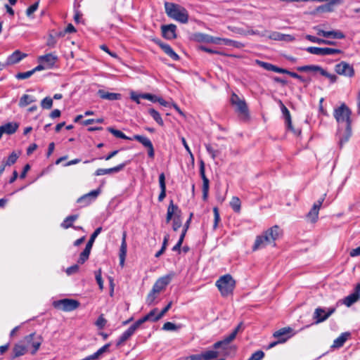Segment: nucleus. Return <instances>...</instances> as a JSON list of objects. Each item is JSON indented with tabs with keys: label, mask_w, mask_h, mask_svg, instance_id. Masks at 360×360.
Segmentation results:
<instances>
[{
	"label": "nucleus",
	"mask_w": 360,
	"mask_h": 360,
	"mask_svg": "<svg viewBox=\"0 0 360 360\" xmlns=\"http://www.w3.org/2000/svg\"><path fill=\"white\" fill-rule=\"evenodd\" d=\"M284 71L285 72H283V74H287V75L291 76L293 78H296V79H299L301 82H304L305 81L304 79L302 76L299 75L298 74H297V73H295L294 72H290V71H289V70H288L286 69H284Z\"/></svg>",
	"instance_id": "338daca9"
},
{
	"label": "nucleus",
	"mask_w": 360,
	"mask_h": 360,
	"mask_svg": "<svg viewBox=\"0 0 360 360\" xmlns=\"http://www.w3.org/2000/svg\"><path fill=\"white\" fill-rule=\"evenodd\" d=\"M79 271V266L77 264H74L66 269V274L68 275H71L77 273Z\"/></svg>",
	"instance_id": "774afa93"
},
{
	"label": "nucleus",
	"mask_w": 360,
	"mask_h": 360,
	"mask_svg": "<svg viewBox=\"0 0 360 360\" xmlns=\"http://www.w3.org/2000/svg\"><path fill=\"white\" fill-rule=\"evenodd\" d=\"M156 311H157V309H153L147 315H146L145 316L139 319L136 322L140 326L141 324H143V323H145L146 321H154V322L158 321L159 319H155V316H157V315H155Z\"/></svg>",
	"instance_id": "c9c22d12"
},
{
	"label": "nucleus",
	"mask_w": 360,
	"mask_h": 360,
	"mask_svg": "<svg viewBox=\"0 0 360 360\" xmlns=\"http://www.w3.org/2000/svg\"><path fill=\"white\" fill-rule=\"evenodd\" d=\"M34 74V71L32 70L25 72H19L15 75L18 79H25L30 77Z\"/></svg>",
	"instance_id": "5fc2aeb1"
},
{
	"label": "nucleus",
	"mask_w": 360,
	"mask_h": 360,
	"mask_svg": "<svg viewBox=\"0 0 360 360\" xmlns=\"http://www.w3.org/2000/svg\"><path fill=\"white\" fill-rule=\"evenodd\" d=\"M335 72L340 75L346 77H353L354 75V70L352 65L349 63L342 61L335 66Z\"/></svg>",
	"instance_id": "f8f14e48"
},
{
	"label": "nucleus",
	"mask_w": 360,
	"mask_h": 360,
	"mask_svg": "<svg viewBox=\"0 0 360 360\" xmlns=\"http://www.w3.org/2000/svg\"><path fill=\"white\" fill-rule=\"evenodd\" d=\"M132 140H136L141 143L148 150V155L150 158L153 159L155 157V150L151 141L146 136L141 135H134Z\"/></svg>",
	"instance_id": "9b49d317"
},
{
	"label": "nucleus",
	"mask_w": 360,
	"mask_h": 360,
	"mask_svg": "<svg viewBox=\"0 0 360 360\" xmlns=\"http://www.w3.org/2000/svg\"><path fill=\"white\" fill-rule=\"evenodd\" d=\"M235 285L236 282L230 274L224 275L216 281V286L223 297L231 295Z\"/></svg>",
	"instance_id": "20e7f679"
},
{
	"label": "nucleus",
	"mask_w": 360,
	"mask_h": 360,
	"mask_svg": "<svg viewBox=\"0 0 360 360\" xmlns=\"http://www.w3.org/2000/svg\"><path fill=\"white\" fill-rule=\"evenodd\" d=\"M172 302H170L167 306H165L162 310L155 316V319H160L171 308Z\"/></svg>",
	"instance_id": "680f3d73"
},
{
	"label": "nucleus",
	"mask_w": 360,
	"mask_h": 360,
	"mask_svg": "<svg viewBox=\"0 0 360 360\" xmlns=\"http://www.w3.org/2000/svg\"><path fill=\"white\" fill-rule=\"evenodd\" d=\"M328 3L318 6L316 8L317 12H331L334 9V6L336 4H340L341 3V0H329L327 1Z\"/></svg>",
	"instance_id": "a878e982"
},
{
	"label": "nucleus",
	"mask_w": 360,
	"mask_h": 360,
	"mask_svg": "<svg viewBox=\"0 0 360 360\" xmlns=\"http://www.w3.org/2000/svg\"><path fill=\"white\" fill-rule=\"evenodd\" d=\"M165 11L168 16L182 23H186L188 20V14L184 7L166 2L165 4Z\"/></svg>",
	"instance_id": "7ed1b4c3"
},
{
	"label": "nucleus",
	"mask_w": 360,
	"mask_h": 360,
	"mask_svg": "<svg viewBox=\"0 0 360 360\" xmlns=\"http://www.w3.org/2000/svg\"><path fill=\"white\" fill-rule=\"evenodd\" d=\"M25 53H21L20 51H14L11 56H9L6 60L7 65H13L20 62L22 59L26 57Z\"/></svg>",
	"instance_id": "cd10ccee"
},
{
	"label": "nucleus",
	"mask_w": 360,
	"mask_h": 360,
	"mask_svg": "<svg viewBox=\"0 0 360 360\" xmlns=\"http://www.w3.org/2000/svg\"><path fill=\"white\" fill-rule=\"evenodd\" d=\"M178 328L179 327H177L174 323L172 322H166L162 326V329L165 330H175Z\"/></svg>",
	"instance_id": "e2e57ef3"
},
{
	"label": "nucleus",
	"mask_w": 360,
	"mask_h": 360,
	"mask_svg": "<svg viewBox=\"0 0 360 360\" xmlns=\"http://www.w3.org/2000/svg\"><path fill=\"white\" fill-rule=\"evenodd\" d=\"M205 146L212 160H215L221 154V149H214L211 144L206 143Z\"/></svg>",
	"instance_id": "37998d69"
},
{
	"label": "nucleus",
	"mask_w": 360,
	"mask_h": 360,
	"mask_svg": "<svg viewBox=\"0 0 360 360\" xmlns=\"http://www.w3.org/2000/svg\"><path fill=\"white\" fill-rule=\"evenodd\" d=\"M39 6V2H36L30 7L27 8L26 11V14L27 16H30L33 13H34Z\"/></svg>",
	"instance_id": "69168bd1"
},
{
	"label": "nucleus",
	"mask_w": 360,
	"mask_h": 360,
	"mask_svg": "<svg viewBox=\"0 0 360 360\" xmlns=\"http://www.w3.org/2000/svg\"><path fill=\"white\" fill-rule=\"evenodd\" d=\"M58 60L57 56L53 53H48L44 56H40L38 58V61L40 63H43L47 68H51L53 67Z\"/></svg>",
	"instance_id": "a211bd4d"
},
{
	"label": "nucleus",
	"mask_w": 360,
	"mask_h": 360,
	"mask_svg": "<svg viewBox=\"0 0 360 360\" xmlns=\"http://www.w3.org/2000/svg\"><path fill=\"white\" fill-rule=\"evenodd\" d=\"M297 70L300 72H320L321 67L315 65H304L297 68Z\"/></svg>",
	"instance_id": "ea45409f"
},
{
	"label": "nucleus",
	"mask_w": 360,
	"mask_h": 360,
	"mask_svg": "<svg viewBox=\"0 0 360 360\" xmlns=\"http://www.w3.org/2000/svg\"><path fill=\"white\" fill-rule=\"evenodd\" d=\"M176 26L173 24L162 26V36L167 39H174L176 37Z\"/></svg>",
	"instance_id": "4be33fe9"
},
{
	"label": "nucleus",
	"mask_w": 360,
	"mask_h": 360,
	"mask_svg": "<svg viewBox=\"0 0 360 360\" xmlns=\"http://www.w3.org/2000/svg\"><path fill=\"white\" fill-rule=\"evenodd\" d=\"M106 323V319L103 317V315L101 314L96 320L95 324L99 329H103L105 327Z\"/></svg>",
	"instance_id": "4d7b16f0"
},
{
	"label": "nucleus",
	"mask_w": 360,
	"mask_h": 360,
	"mask_svg": "<svg viewBox=\"0 0 360 360\" xmlns=\"http://www.w3.org/2000/svg\"><path fill=\"white\" fill-rule=\"evenodd\" d=\"M125 166H126V163H122V164H120L114 167L109 168V169H98L96 171L95 174L96 176H102V175L110 174H112V173H117V172H119L121 170H122Z\"/></svg>",
	"instance_id": "b1692460"
},
{
	"label": "nucleus",
	"mask_w": 360,
	"mask_h": 360,
	"mask_svg": "<svg viewBox=\"0 0 360 360\" xmlns=\"http://www.w3.org/2000/svg\"><path fill=\"white\" fill-rule=\"evenodd\" d=\"M95 276H96V282L99 286V288H100V290H102L103 289V279L101 277V269H98V271H96L95 272Z\"/></svg>",
	"instance_id": "6e6d98bb"
},
{
	"label": "nucleus",
	"mask_w": 360,
	"mask_h": 360,
	"mask_svg": "<svg viewBox=\"0 0 360 360\" xmlns=\"http://www.w3.org/2000/svg\"><path fill=\"white\" fill-rule=\"evenodd\" d=\"M108 131H110L112 134H113L117 138H120V139H127V140H132V138H129V137L127 136L121 131L115 129L112 127H108Z\"/></svg>",
	"instance_id": "de8ad7c7"
},
{
	"label": "nucleus",
	"mask_w": 360,
	"mask_h": 360,
	"mask_svg": "<svg viewBox=\"0 0 360 360\" xmlns=\"http://www.w3.org/2000/svg\"><path fill=\"white\" fill-rule=\"evenodd\" d=\"M22 342L27 347V349L31 348L30 353L34 355L38 351L42 343V338L41 335L33 333L25 336Z\"/></svg>",
	"instance_id": "39448f33"
},
{
	"label": "nucleus",
	"mask_w": 360,
	"mask_h": 360,
	"mask_svg": "<svg viewBox=\"0 0 360 360\" xmlns=\"http://www.w3.org/2000/svg\"><path fill=\"white\" fill-rule=\"evenodd\" d=\"M200 174L202 179V198L205 200L208 195L210 181L205 175V163L202 160L200 162Z\"/></svg>",
	"instance_id": "4468645a"
},
{
	"label": "nucleus",
	"mask_w": 360,
	"mask_h": 360,
	"mask_svg": "<svg viewBox=\"0 0 360 360\" xmlns=\"http://www.w3.org/2000/svg\"><path fill=\"white\" fill-rule=\"evenodd\" d=\"M173 275L169 274L165 276L159 278L153 286L152 290L148 294L146 297V304L151 305L154 303L158 294H160L163 290L165 289L167 285L172 281Z\"/></svg>",
	"instance_id": "f03ea898"
},
{
	"label": "nucleus",
	"mask_w": 360,
	"mask_h": 360,
	"mask_svg": "<svg viewBox=\"0 0 360 360\" xmlns=\"http://www.w3.org/2000/svg\"><path fill=\"white\" fill-rule=\"evenodd\" d=\"M256 63L260 67H262L264 69L269 70V71H273V72L281 73V74H283V72H285L283 68H278L271 63H269L261 61V60H256Z\"/></svg>",
	"instance_id": "c756f323"
},
{
	"label": "nucleus",
	"mask_w": 360,
	"mask_h": 360,
	"mask_svg": "<svg viewBox=\"0 0 360 360\" xmlns=\"http://www.w3.org/2000/svg\"><path fill=\"white\" fill-rule=\"evenodd\" d=\"M264 356V353L262 351L259 350L253 353L248 360H262Z\"/></svg>",
	"instance_id": "bf43d9fd"
},
{
	"label": "nucleus",
	"mask_w": 360,
	"mask_h": 360,
	"mask_svg": "<svg viewBox=\"0 0 360 360\" xmlns=\"http://www.w3.org/2000/svg\"><path fill=\"white\" fill-rule=\"evenodd\" d=\"M178 211V207L175 205L173 204V202L171 201L169 206H168V208H167V217H166V221L167 222H169L170 220L172 219V217L174 214H177L176 213V212Z\"/></svg>",
	"instance_id": "79ce46f5"
},
{
	"label": "nucleus",
	"mask_w": 360,
	"mask_h": 360,
	"mask_svg": "<svg viewBox=\"0 0 360 360\" xmlns=\"http://www.w3.org/2000/svg\"><path fill=\"white\" fill-rule=\"evenodd\" d=\"M305 37H306V39L307 40L310 41L311 42L316 43V44H328V45L335 44L334 41H328V40H326V39H320V38H318L316 37H314V36H312V35H310V34L306 35Z\"/></svg>",
	"instance_id": "4c0bfd02"
},
{
	"label": "nucleus",
	"mask_w": 360,
	"mask_h": 360,
	"mask_svg": "<svg viewBox=\"0 0 360 360\" xmlns=\"http://www.w3.org/2000/svg\"><path fill=\"white\" fill-rule=\"evenodd\" d=\"M141 98L149 100L153 103H156L158 99V96L148 93L141 94Z\"/></svg>",
	"instance_id": "052dcab7"
},
{
	"label": "nucleus",
	"mask_w": 360,
	"mask_h": 360,
	"mask_svg": "<svg viewBox=\"0 0 360 360\" xmlns=\"http://www.w3.org/2000/svg\"><path fill=\"white\" fill-rule=\"evenodd\" d=\"M148 112L159 125H164L163 120L162 119L160 114L157 110L153 108H150L148 110Z\"/></svg>",
	"instance_id": "49530a36"
},
{
	"label": "nucleus",
	"mask_w": 360,
	"mask_h": 360,
	"mask_svg": "<svg viewBox=\"0 0 360 360\" xmlns=\"http://www.w3.org/2000/svg\"><path fill=\"white\" fill-rule=\"evenodd\" d=\"M159 46L164 51V52L174 60H178L179 59L178 54L174 51L172 48L169 44L160 43Z\"/></svg>",
	"instance_id": "473e14b6"
},
{
	"label": "nucleus",
	"mask_w": 360,
	"mask_h": 360,
	"mask_svg": "<svg viewBox=\"0 0 360 360\" xmlns=\"http://www.w3.org/2000/svg\"><path fill=\"white\" fill-rule=\"evenodd\" d=\"M233 340L229 339V336L225 337L222 340L215 342L213 348L219 352V356H226L230 354L232 347L230 343Z\"/></svg>",
	"instance_id": "423d86ee"
},
{
	"label": "nucleus",
	"mask_w": 360,
	"mask_h": 360,
	"mask_svg": "<svg viewBox=\"0 0 360 360\" xmlns=\"http://www.w3.org/2000/svg\"><path fill=\"white\" fill-rule=\"evenodd\" d=\"M214 221V229H215L217 227L218 223L220 220L219 212L217 207L213 208Z\"/></svg>",
	"instance_id": "0e129e2a"
},
{
	"label": "nucleus",
	"mask_w": 360,
	"mask_h": 360,
	"mask_svg": "<svg viewBox=\"0 0 360 360\" xmlns=\"http://www.w3.org/2000/svg\"><path fill=\"white\" fill-rule=\"evenodd\" d=\"M335 311V308H330L326 312L323 308H317L315 309L314 318L316 319V323H319L326 321L332 314Z\"/></svg>",
	"instance_id": "dca6fc26"
},
{
	"label": "nucleus",
	"mask_w": 360,
	"mask_h": 360,
	"mask_svg": "<svg viewBox=\"0 0 360 360\" xmlns=\"http://www.w3.org/2000/svg\"><path fill=\"white\" fill-rule=\"evenodd\" d=\"M351 110L345 104H342L334 111V117L339 124L338 136L340 146L346 143L351 136Z\"/></svg>",
	"instance_id": "f257e3e1"
},
{
	"label": "nucleus",
	"mask_w": 360,
	"mask_h": 360,
	"mask_svg": "<svg viewBox=\"0 0 360 360\" xmlns=\"http://www.w3.org/2000/svg\"><path fill=\"white\" fill-rule=\"evenodd\" d=\"M181 226V219L179 215L176 214L173 219V229L177 231Z\"/></svg>",
	"instance_id": "13d9d810"
},
{
	"label": "nucleus",
	"mask_w": 360,
	"mask_h": 360,
	"mask_svg": "<svg viewBox=\"0 0 360 360\" xmlns=\"http://www.w3.org/2000/svg\"><path fill=\"white\" fill-rule=\"evenodd\" d=\"M282 112L283 114L285 124L287 126V128L290 130H291L295 134H300L301 133V131L300 129L295 130L292 126V120H291V116L290 114V111L288 110V108L285 105H282L281 108Z\"/></svg>",
	"instance_id": "5701e85b"
},
{
	"label": "nucleus",
	"mask_w": 360,
	"mask_h": 360,
	"mask_svg": "<svg viewBox=\"0 0 360 360\" xmlns=\"http://www.w3.org/2000/svg\"><path fill=\"white\" fill-rule=\"evenodd\" d=\"M231 103L236 107V110L238 113L244 116L248 115V109L245 100L240 98L239 96L234 93L231 95Z\"/></svg>",
	"instance_id": "6e6552de"
},
{
	"label": "nucleus",
	"mask_w": 360,
	"mask_h": 360,
	"mask_svg": "<svg viewBox=\"0 0 360 360\" xmlns=\"http://www.w3.org/2000/svg\"><path fill=\"white\" fill-rule=\"evenodd\" d=\"M360 300V288L356 285L354 292L352 294L349 295L348 296L345 297L342 300V304H344L345 306L349 307L353 304L356 302Z\"/></svg>",
	"instance_id": "aec40b11"
},
{
	"label": "nucleus",
	"mask_w": 360,
	"mask_h": 360,
	"mask_svg": "<svg viewBox=\"0 0 360 360\" xmlns=\"http://www.w3.org/2000/svg\"><path fill=\"white\" fill-rule=\"evenodd\" d=\"M349 336H350V333L348 332L342 333L338 338H337L333 341L332 347L340 348V347H342Z\"/></svg>",
	"instance_id": "f704fd0d"
},
{
	"label": "nucleus",
	"mask_w": 360,
	"mask_h": 360,
	"mask_svg": "<svg viewBox=\"0 0 360 360\" xmlns=\"http://www.w3.org/2000/svg\"><path fill=\"white\" fill-rule=\"evenodd\" d=\"M317 34L326 38L332 37L333 39H342L345 37V34L340 30L325 31L321 29H317Z\"/></svg>",
	"instance_id": "412c9836"
},
{
	"label": "nucleus",
	"mask_w": 360,
	"mask_h": 360,
	"mask_svg": "<svg viewBox=\"0 0 360 360\" xmlns=\"http://www.w3.org/2000/svg\"><path fill=\"white\" fill-rule=\"evenodd\" d=\"M98 94L102 99H105L108 101H115L121 98V94L116 93H110L103 89H99L98 91Z\"/></svg>",
	"instance_id": "c85d7f7f"
},
{
	"label": "nucleus",
	"mask_w": 360,
	"mask_h": 360,
	"mask_svg": "<svg viewBox=\"0 0 360 360\" xmlns=\"http://www.w3.org/2000/svg\"><path fill=\"white\" fill-rule=\"evenodd\" d=\"M101 191L100 188L93 190L89 193L83 195L80 198L77 199L78 203H82L84 206L89 205L91 202L95 200L98 195L101 193Z\"/></svg>",
	"instance_id": "2eb2a0df"
},
{
	"label": "nucleus",
	"mask_w": 360,
	"mask_h": 360,
	"mask_svg": "<svg viewBox=\"0 0 360 360\" xmlns=\"http://www.w3.org/2000/svg\"><path fill=\"white\" fill-rule=\"evenodd\" d=\"M101 230H102V228L98 227L94 231V232L91 234L86 246H87L90 248H92L94 240H95L96 238L98 236V234L101 233Z\"/></svg>",
	"instance_id": "09e8293b"
},
{
	"label": "nucleus",
	"mask_w": 360,
	"mask_h": 360,
	"mask_svg": "<svg viewBox=\"0 0 360 360\" xmlns=\"http://www.w3.org/2000/svg\"><path fill=\"white\" fill-rule=\"evenodd\" d=\"M13 351L14 357H19L24 355L28 351V349L23 342L21 341L14 346Z\"/></svg>",
	"instance_id": "2f4dec72"
},
{
	"label": "nucleus",
	"mask_w": 360,
	"mask_h": 360,
	"mask_svg": "<svg viewBox=\"0 0 360 360\" xmlns=\"http://www.w3.org/2000/svg\"><path fill=\"white\" fill-rule=\"evenodd\" d=\"M319 73L321 75L328 78L330 82V83H335L337 81L338 77H337V76L335 75H333V74L328 73L327 71L323 70L322 68H321V70Z\"/></svg>",
	"instance_id": "8fccbe9b"
},
{
	"label": "nucleus",
	"mask_w": 360,
	"mask_h": 360,
	"mask_svg": "<svg viewBox=\"0 0 360 360\" xmlns=\"http://www.w3.org/2000/svg\"><path fill=\"white\" fill-rule=\"evenodd\" d=\"M79 217L78 214H73L67 217L63 221L61 224V227H63L65 229H67L68 228H70L72 226V223L77 219Z\"/></svg>",
	"instance_id": "58836bf2"
},
{
	"label": "nucleus",
	"mask_w": 360,
	"mask_h": 360,
	"mask_svg": "<svg viewBox=\"0 0 360 360\" xmlns=\"http://www.w3.org/2000/svg\"><path fill=\"white\" fill-rule=\"evenodd\" d=\"M201 354L202 360H212L219 357V352L216 349L205 351L201 353Z\"/></svg>",
	"instance_id": "a19ab883"
},
{
	"label": "nucleus",
	"mask_w": 360,
	"mask_h": 360,
	"mask_svg": "<svg viewBox=\"0 0 360 360\" xmlns=\"http://www.w3.org/2000/svg\"><path fill=\"white\" fill-rule=\"evenodd\" d=\"M306 51L314 55L317 56H329V55H335L340 53L342 51L340 49H333V48H319V47H314V46H309L306 49Z\"/></svg>",
	"instance_id": "1a4fd4ad"
},
{
	"label": "nucleus",
	"mask_w": 360,
	"mask_h": 360,
	"mask_svg": "<svg viewBox=\"0 0 360 360\" xmlns=\"http://www.w3.org/2000/svg\"><path fill=\"white\" fill-rule=\"evenodd\" d=\"M37 101L36 98L33 96L24 94L19 101L20 107H25L29 104L34 103Z\"/></svg>",
	"instance_id": "e433bc0d"
},
{
	"label": "nucleus",
	"mask_w": 360,
	"mask_h": 360,
	"mask_svg": "<svg viewBox=\"0 0 360 360\" xmlns=\"http://www.w3.org/2000/svg\"><path fill=\"white\" fill-rule=\"evenodd\" d=\"M159 184L161 191L158 196V200L161 202L166 196V184L164 173H161L159 176Z\"/></svg>",
	"instance_id": "72a5a7b5"
},
{
	"label": "nucleus",
	"mask_w": 360,
	"mask_h": 360,
	"mask_svg": "<svg viewBox=\"0 0 360 360\" xmlns=\"http://www.w3.org/2000/svg\"><path fill=\"white\" fill-rule=\"evenodd\" d=\"M127 233L126 232H123L122 237V243L120 249V264L122 266L124 264V261L127 255V242H126Z\"/></svg>",
	"instance_id": "393cba45"
},
{
	"label": "nucleus",
	"mask_w": 360,
	"mask_h": 360,
	"mask_svg": "<svg viewBox=\"0 0 360 360\" xmlns=\"http://www.w3.org/2000/svg\"><path fill=\"white\" fill-rule=\"evenodd\" d=\"M18 155L15 153L13 152L8 158V160L5 164H2V165L6 166H11L13 165L18 160Z\"/></svg>",
	"instance_id": "3c124183"
},
{
	"label": "nucleus",
	"mask_w": 360,
	"mask_h": 360,
	"mask_svg": "<svg viewBox=\"0 0 360 360\" xmlns=\"http://www.w3.org/2000/svg\"><path fill=\"white\" fill-rule=\"evenodd\" d=\"M91 248L86 246L84 250L81 252L77 262L79 264H84L88 259L91 252Z\"/></svg>",
	"instance_id": "a18cd8bd"
},
{
	"label": "nucleus",
	"mask_w": 360,
	"mask_h": 360,
	"mask_svg": "<svg viewBox=\"0 0 360 360\" xmlns=\"http://www.w3.org/2000/svg\"><path fill=\"white\" fill-rule=\"evenodd\" d=\"M209 41H211L214 44H220L221 41H224V44L226 45H231L233 43H236L235 41H233L230 39H221V38H213V37H211V39L209 40Z\"/></svg>",
	"instance_id": "864d4df0"
},
{
	"label": "nucleus",
	"mask_w": 360,
	"mask_h": 360,
	"mask_svg": "<svg viewBox=\"0 0 360 360\" xmlns=\"http://www.w3.org/2000/svg\"><path fill=\"white\" fill-rule=\"evenodd\" d=\"M266 237L262 233L260 236H257L254 245L252 247L253 250H257L265 248L267 245H270L268 241H266Z\"/></svg>",
	"instance_id": "7c9ffc66"
},
{
	"label": "nucleus",
	"mask_w": 360,
	"mask_h": 360,
	"mask_svg": "<svg viewBox=\"0 0 360 360\" xmlns=\"http://www.w3.org/2000/svg\"><path fill=\"white\" fill-rule=\"evenodd\" d=\"M53 105V100L50 97L44 98L41 102V106L44 109H50Z\"/></svg>",
	"instance_id": "603ef678"
},
{
	"label": "nucleus",
	"mask_w": 360,
	"mask_h": 360,
	"mask_svg": "<svg viewBox=\"0 0 360 360\" xmlns=\"http://www.w3.org/2000/svg\"><path fill=\"white\" fill-rule=\"evenodd\" d=\"M139 326L135 322L131 325L127 330H125L121 336L119 338L117 342V346L122 345L125 341H127L137 330Z\"/></svg>",
	"instance_id": "6ab92c4d"
},
{
	"label": "nucleus",
	"mask_w": 360,
	"mask_h": 360,
	"mask_svg": "<svg viewBox=\"0 0 360 360\" xmlns=\"http://www.w3.org/2000/svg\"><path fill=\"white\" fill-rule=\"evenodd\" d=\"M230 206L233 209V210L235 212H240V207H241V202L239 199V198L236 196L232 197L231 201H230Z\"/></svg>",
	"instance_id": "c03bdc74"
},
{
	"label": "nucleus",
	"mask_w": 360,
	"mask_h": 360,
	"mask_svg": "<svg viewBox=\"0 0 360 360\" xmlns=\"http://www.w3.org/2000/svg\"><path fill=\"white\" fill-rule=\"evenodd\" d=\"M263 233L266 237V241H268L270 244L274 243V245H275V240L281 235V230L278 226L275 225L267 229Z\"/></svg>",
	"instance_id": "ddd939ff"
},
{
	"label": "nucleus",
	"mask_w": 360,
	"mask_h": 360,
	"mask_svg": "<svg viewBox=\"0 0 360 360\" xmlns=\"http://www.w3.org/2000/svg\"><path fill=\"white\" fill-rule=\"evenodd\" d=\"M55 307L65 311H71L79 306V302L75 300L63 299L54 302Z\"/></svg>",
	"instance_id": "0eeeda50"
},
{
	"label": "nucleus",
	"mask_w": 360,
	"mask_h": 360,
	"mask_svg": "<svg viewBox=\"0 0 360 360\" xmlns=\"http://www.w3.org/2000/svg\"><path fill=\"white\" fill-rule=\"evenodd\" d=\"M293 330L290 327L281 328L274 333L273 337L281 343L285 342L288 339L294 335Z\"/></svg>",
	"instance_id": "9d476101"
},
{
	"label": "nucleus",
	"mask_w": 360,
	"mask_h": 360,
	"mask_svg": "<svg viewBox=\"0 0 360 360\" xmlns=\"http://www.w3.org/2000/svg\"><path fill=\"white\" fill-rule=\"evenodd\" d=\"M323 200H324V198H323L319 200L317 202H316L314 204L311 209L310 210V211L307 214V218L310 222L315 223L317 221L318 216H319V212L320 207H321Z\"/></svg>",
	"instance_id": "f3484780"
},
{
	"label": "nucleus",
	"mask_w": 360,
	"mask_h": 360,
	"mask_svg": "<svg viewBox=\"0 0 360 360\" xmlns=\"http://www.w3.org/2000/svg\"><path fill=\"white\" fill-rule=\"evenodd\" d=\"M18 124L16 122H8L4 125L0 126V131L2 134H13L18 129Z\"/></svg>",
	"instance_id": "bb28decb"
}]
</instances>
